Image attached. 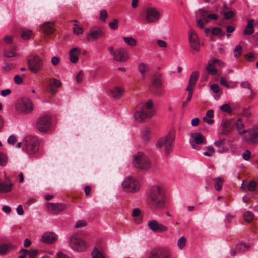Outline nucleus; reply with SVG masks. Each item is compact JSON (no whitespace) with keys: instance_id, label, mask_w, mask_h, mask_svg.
<instances>
[{"instance_id":"nucleus-1","label":"nucleus","mask_w":258,"mask_h":258,"mask_svg":"<svg viewBox=\"0 0 258 258\" xmlns=\"http://www.w3.org/2000/svg\"><path fill=\"white\" fill-rule=\"evenodd\" d=\"M147 202L155 210H161L165 206L166 195L164 188L159 185L150 187L147 194Z\"/></svg>"},{"instance_id":"nucleus-2","label":"nucleus","mask_w":258,"mask_h":258,"mask_svg":"<svg viewBox=\"0 0 258 258\" xmlns=\"http://www.w3.org/2000/svg\"><path fill=\"white\" fill-rule=\"evenodd\" d=\"M155 114V109L152 100H149L141 106H137L135 109L134 117L137 122H145Z\"/></svg>"},{"instance_id":"nucleus-3","label":"nucleus","mask_w":258,"mask_h":258,"mask_svg":"<svg viewBox=\"0 0 258 258\" xmlns=\"http://www.w3.org/2000/svg\"><path fill=\"white\" fill-rule=\"evenodd\" d=\"M175 139V131L170 130L166 135L158 140L156 146L158 149L163 150L166 156H168L173 149Z\"/></svg>"},{"instance_id":"nucleus-4","label":"nucleus","mask_w":258,"mask_h":258,"mask_svg":"<svg viewBox=\"0 0 258 258\" xmlns=\"http://www.w3.org/2000/svg\"><path fill=\"white\" fill-rule=\"evenodd\" d=\"M133 164L136 168L147 170L151 167V161L145 154L139 152L133 156Z\"/></svg>"},{"instance_id":"nucleus-5","label":"nucleus","mask_w":258,"mask_h":258,"mask_svg":"<svg viewBox=\"0 0 258 258\" xmlns=\"http://www.w3.org/2000/svg\"><path fill=\"white\" fill-rule=\"evenodd\" d=\"M161 76L162 74L160 73H156L151 78L150 90L152 94L156 96H161L164 93L161 89L162 86Z\"/></svg>"},{"instance_id":"nucleus-6","label":"nucleus","mask_w":258,"mask_h":258,"mask_svg":"<svg viewBox=\"0 0 258 258\" xmlns=\"http://www.w3.org/2000/svg\"><path fill=\"white\" fill-rule=\"evenodd\" d=\"M197 17L198 18L197 20L198 26L203 28L204 24L208 23L210 19L216 20L218 17L216 14H209L207 10L202 9L198 11Z\"/></svg>"},{"instance_id":"nucleus-7","label":"nucleus","mask_w":258,"mask_h":258,"mask_svg":"<svg viewBox=\"0 0 258 258\" xmlns=\"http://www.w3.org/2000/svg\"><path fill=\"white\" fill-rule=\"evenodd\" d=\"M69 245L73 250L78 252L86 250L89 246L85 241L79 238L76 234H72L71 236Z\"/></svg>"},{"instance_id":"nucleus-8","label":"nucleus","mask_w":258,"mask_h":258,"mask_svg":"<svg viewBox=\"0 0 258 258\" xmlns=\"http://www.w3.org/2000/svg\"><path fill=\"white\" fill-rule=\"evenodd\" d=\"M39 141L36 137L29 136L26 139L25 150L29 154L36 153L39 150Z\"/></svg>"},{"instance_id":"nucleus-9","label":"nucleus","mask_w":258,"mask_h":258,"mask_svg":"<svg viewBox=\"0 0 258 258\" xmlns=\"http://www.w3.org/2000/svg\"><path fill=\"white\" fill-rule=\"evenodd\" d=\"M15 108L20 113H28L32 111L33 106L30 100L23 98L17 101Z\"/></svg>"},{"instance_id":"nucleus-10","label":"nucleus","mask_w":258,"mask_h":258,"mask_svg":"<svg viewBox=\"0 0 258 258\" xmlns=\"http://www.w3.org/2000/svg\"><path fill=\"white\" fill-rule=\"evenodd\" d=\"M52 118L49 115H43L37 120L36 127L41 132H47L50 128Z\"/></svg>"},{"instance_id":"nucleus-11","label":"nucleus","mask_w":258,"mask_h":258,"mask_svg":"<svg viewBox=\"0 0 258 258\" xmlns=\"http://www.w3.org/2000/svg\"><path fill=\"white\" fill-rule=\"evenodd\" d=\"M28 69L34 73H37L42 70L43 60L37 55L32 56L27 60Z\"/></svg>"},{"instance_id":"nucleus-12","label":"nucleus","mask_w":258,"mask_h":258,"mask_svg":"<svg viewBox=\"0 0 258 258\" xmlns=\"http://www.w3.org/2000/svg\"><path fill=\"white\" fill-rule=\"evenodd\" d=\"M171 252L168 248H155L149 253L148 258H170Z\"/></svg>"},{"instance_id":"nucleus-13","label":"nucleus","mask_w":258,"mask_h":258,"mask_svg":"<svg viewBox=\"0 0 258 258\" xmlns=\"http://www.w3.org/2000/svg\"><path fill=\"white\" fill-rule=\"evenodd\" d=\"M191 138L193 139V141H190V143L192 148L196 150H199L200 149L199 144H207V141L205 137L201 133H193L191 135Z\"/></svg>"},{"instance_id":"nucleus-14","label":"nucleus","mask_w":258,"mask_h":258,"mask_svg":"<svg viewBox=\"0 0 258 258\" xmlns=\"http://www.w3.org/2000/svg\"><path fill=\"white\" fill-rule=\"evenodd\" d=\"M243 132L246 133L244 136V139L246 142L250 144L258 143V128L243 130Z\"/></svg>"},{"instance_id":"nucleus-15","label":"nucleus","mask_w":258,"mask_h":258,"mask_svg":"<svg viewBox=\"0 0 258 258\" xmlns=\"http://www.w3.org/2000/svg\"><path fill=\"white\" fill-rule=\"evenodd\" d=\"M160 17V12L155 8L150 7L146 10V21L148 23L157 22Z\"/></svg>"},{"instance_id":"nucleus-16","label":"nucleus","mask_w":258,"mask_h":258,"mask_svg":"<svg viewBox=\"0 0 258 258\" xmlns=\"http://www.w3.org/2000/svg\"><path fill=\"white\" fill-rule=\"evenodd\" d=\"M46 207L50 213L55 215L63 212L67 208L66 204L59 203H48Z\"/></svg>"},{"instance_id":"nucleus-17","label":"nucleus","mask_w":258,"mask_h":258,"mask_svg":"<svg viewBox=\"0 0 258 258\" xmlns=\"http://www.w3.org/2000/svg\"><path fill=\"white\" fill-rule=\"evenodd\" d=\"M188 36L190 47L196 51H199L200 49L199 39L197 33L193 29H190Z\"/></svg>"},{"instance_id":"nucleus-18","label":"nucleus","mask_w":258,"mask_h":258,"mask_svg":"<svg viewBox=\"0 0 258 258\" xmlns=\"http://www.w3.org/2000/svg\"><path fill=\"white\" fill-rule=\"evenodd\" d=\"M147 225L149 228L154 232H162L166 231L167 227L161 224H159L156 220H150L148 222Z\"/></svg>"},{"instance_id":"nucleus-19","label":"nucleus","mask_w":258,"mask_h":258,"mask_svg":"<svg viewBox=\"0 0 258 258\" xmlns=\"http://www.w3.org/2000/svg\"><path fill=\"white\" fill-rule=\"evenodd\" d=\"M105 35V31L101 29L92 31L86 35L87 40L92 42L102 38Z\"/></svg>"},{"instance_id":"nucleus-20","label":"nucleus","mask_w":258,"mask_h":258,"mask_svg":"<svg viewBox=\"0 0 258 258\" xmlns=\"http://www.w3.org/2000/svg\"><path fill=\"white\" fill-rule=\"evenodd\" d=\"M127 51L122 48H119L115 50L113 53V59L117 61L124 62L127 60Z\"/></svg>"},{"instance_id":"nucleus-21","label":"nucleus","mask_w":258,"mask_h":258,"mask_svg":"<svg viewBox=\"0 0 258 258\" xmlns=\"http://www.w3.org/2000/svg\"><path fill=\"white\" fill-rule=\"evenodd\" d=\"M234 123L232 120H223L221 126L222 127V134L224 135H228L231 133L234 127Z\"/></svg>"},{"instance_id":"nucleus-22","label":"nucleus","mask_w":258,"mask_h":258,"mask_svg":"<svg viewBox=\"0 0 258 258\" xmlns=\"http://www.w3.org/2000/svg\"><path fill=\"white\" fill-rule=\"evenodd\" d=\"M54 26V22H46L41 26V29L44 33L48 35L55 31Z\"/></svg>"},{"instance_id":"nucleus-23","label":"nucleus","mask_w":258,"mask_h":258,"mask_svg":"<svg viewBox=\"0 0 258 258\" xmlns=\"http://www.w3.org/2000/svg\"><path fill=\"white\" fill-rule=\"evenodd\" d=\"M217 64L220 67H222L224 64L221 62L219 59H215L212 61V63H209L206 68L207 72L210 74L214 75L217 73V69H216L215 65Z\"/></svg>"},{"instance_id":"nucleus-24","label":"nucleus","mask_w":258,"mask_h":258,"mask_svg":"<svg viewBox=\"0 0 258 258\" xmlns=\"http://www.w3.org/2000/svg\"><path fill=\"white\" fill-rule=\"evenodd\" d=\"M111 96L115 99H118L121 98L124 94V89L120 86L112 87L110 90Z\"/></svg>"},{"instance_id":"nucleus-25","label":"nucleus","mask_w":258,"mask_h":258,"mask_svg":"<svg viewBox=\"0 0 258 258\" xmlns=\"http://www.w3.org/2000/svg\"><path fill=\"white\" fill-rule=\"evenodd\" d=\"M141 188L140 181L135 178L130 177V194H135L139 191Z\"/></svg>"},{"instance_id":"nucleus-26","label":"nucleus","mask_w":258,"mask_h":258,"mask_svg":"<svg viewBox=\"0 0 258 258\" xmlns=\"http://www.w3.org/2000/svg\"><path fill=\"white\" fill-rule=\"evenodd\" d=\"M56 238L57 236L54 233L52 232H46L42 236L41 241L43 242L49 244L55 241Z\"/></svg>"},{"instance_id":"nucleus-27","label":"nucleus","mask_w":258,"mask_h":258,"mask_svg":"<svg viewBox=\"0 0 258 258\" xmlns=\"http://www.w3.org/2000/svg\"><path fill=\"white\" fill-rule=\"evenodd\" d=\"M81 54V51L78 48H74L69 52L70 60L73 63H76L78 61V56Z\"/></svg>"},{"instance_id":"nucleus-28","label":"nucleus","mask_w":258,"mask_h":258,"mask_svg":"<svg viewBox=\"0 0 258 258\" xmlns=\"http://www.w3.org/2000/svg\"><path fill=\"white\" fill-rule=\"evenodd\" d=\"M214 145L217 149V152L220 153H222L225 152L227 149V147L225 146V139L219 138V140L216 141L214 143Z\"/></svg>"},{"instance_id":"nucleus-29","label":"nucleus","mask_w":258,"mask_h":258,"mask_svg":"<svg viewBox=\"0 0 258 258\" xmlns=\"http://www.w3.org/2000/svg\"><path fill=\"white\" fill-rule=\"evenodd\" d=\"M199 73L198 71H195L191 74L187 88H189V89L193 88V86L196 84L199 78Z\"/></svg>"},{"instance_id":"nucleus-30","label":"nucleus","mask_w":258,"mask_h":258,"mask_svg":"<svg viewBox=\"0 0 258 258\" xmlns=\"http://www.w3.org/2000/svg\"><path fill=\"white\" fill-rule=\"evenodd\" d=\"M20 32L22 38L25 40L29 39L33 33L32 30H28L25 28H21Z\"/></svg>"},{"instance_id":"nucleus-31","label":"nucleus","mask_w":258,"mask_h":258,"mask_svg":"<svg viewBox=\"0 0 258 258\" xmlns=\"http://www.w3.org/2000/svg\"><path fill=\"white\" fill-rule=\"evenodd\" d=\"M138 69L141 74L143 78H145L146 74L150 71V67L144 63H141L139 64Z\"/></svg>"},{"instance_id":"nucleus-32","label":"nucleus","mask_w":258,"mask_h":258,"mask_svg":"<svg viewBox=\"0 0 258 258\" xmlns=\"http://www.w3.org/2000/svg\"><path fill=\"white\" fill-rule=\"evenodd\" d=\"M213 181L214 182V186L215 189L218 191H220L222 188L224 179L220 177H218L213 178Z\"/></svg>"},{"instance_id":"nucleus-33","label":"nucleus","mask_w":258,"mask_h":258,"mask_svg":"<svg viewBox=\"0 0 258 258\" xmlns=\"http://www.w3.org/2000/svg\"><path fill=\"white\" fill-rule=\"evenodd\" d=\"M253 20H250L248 21V24L244 30L245 35H251L254 33Z\"/></svg>"},{"instance_id":"nucleus-34","label":"nucleus","mask_w":258,"mask_h":258,"mask_svg":"<svg viewBox=\"0 0 258 258\" xmlns=\"http://www.w3.org/2000/svg\"><path fill=\"white\" fill-rule=\"evenodd\" d=\"M15 248V246L13 245L12 243L0 245V254H4L9 250L14 249Z\"/></svg>"},{"instance_id":"nucleus-35","label":"nucleus","mask_w":258,"mask_h":258,"mask_svg":"<svg viewBox=\"0 0 258 258\" xmlns=\"http://www.w3.org/2000/svg\"><path fill=\"white\" fill-rule=\"evenodd\" d=\"M141 210L139 208H135L132 211V216L135 218V222L139 224L142 221V218L140 217Z\"/></svg>"},{"instance_id":"nucleus-36","label":"nucleus","mask_w":258,"mask_h":258,"mask_svg":"<svg viewBox=\"0 0 258 258\" xmlns=\"http://www.w3.org/2000/svg\"><path fill=\"white\" fill-rule=\"evenodd\" d=\"M224 14V19L221 20V22H220L219 25L221 26H224V20L225 19H230L232 18L234 14L235 13L233 11H229L227 12H223Z\"/></svg>"},{"instance_id":"nucleus-37","label":"nucleus","mask_w":258,"mask_h":258,"mask_svg":"<svg viewBox=\"0 0 258 258\" xmlns=\"http://www.w3.org/2000/svg\"><path fill=\"white\" fill-rule=\"evenodd\" d=\"M151 131L148 127L145 128L142 132V138L145 142H148L151 138Z\"/></svg>"},{"instance_id":"nucleus-38","label":"nucleus","mask_w":258,"mask_h":258,"mask_svg":"<svg viewBox=\"0 0 258 258\" xmlns=\"http://www.w3.org/2000/svg\"><path fill=\"white\" fill-rule=\"evenodd\" d=\"M16 47L13 46L11 50H5L4 55L5 57L11 58L15 56Z\"/></svg>"},{"instance_id":"nucleus-39","label":"nucleus","mask_w":258,"mask_h":258,"mask_svg":"<svg viewBox=\"0 0 258 258\" xmlns=\"http://www.w3.org/2000/svg\"><path fill=\"white\" fill-rule=\"evenodd\" d=\"M92 258H105L102 252L99 251L97 248L95 247L91 253Z\"/></svg>"},{"instance_id":"nucleus-40","label":"nucleus","mask_w":258,"mask_h":258,"mask_svg":"<svg viewBox=\"0 0 258 258\" xmlns=\"http://www.w3.org/2000/svg\"><path fill=\"white\" fill-rule=\"evenodd\" d=\"M234 125L237 127L239 134H242L245 133V132H243L242 128H244V124L241 121L240 119H239L237 121H236V122L234 123Z\"/></svg>"},{"instance_id":"nucleus-41","label":"nucleus","mask_w":258,"mask_h":258,"mask_svg":"<svg viewBox=\"0 0 258 258\" xmlns=\"http://www.w3.org/2000/svg\"><path fill=\"white\" fill-rule=\"evenodd\" d=\"M257 187V184L254 181H250L247 185V189L250 192H254Z\"/></svg>"},{"instance_id":"nucleus-42","label":"nucleus","mask_w":258,"mask_h":258,"mask_svg":"<svg viewBox=\"0 0 258 258\" xmlns=\"http://www.w3.org/2000/svg\"><path fill=\"white\" fill-rule=\"evenodd\" d=\"M186 90L189 91L188 96L186 99V100L183 102L182 107L184 108L186 107L187 104L191 100L192 95H193V88H187Z\"/></svg>"},{"instance_id":"nucleus-43","label":"nucleus","mask_w":258,"mask_h":258,"mask_svg":"<svg viewBox=\"0 0 258 258\" xmlns=\"http://www.w3.org/2000/svg\"><path fill=\"white\" fill-rule=\"evenodd\" d=\"M236 248L238 252H244L250 248V246L246 244H238L236 245Z\"/></svg>"},{"instance_id":"nucleus-44","label":"nucleus","mask_w":258,"mask_h":258,"mask_svg":"<svg viewBox=\"0 0 258 258\" xmlns=\"http://www.w3.org/2000/svg\"><path fill=\"white\" fill-rule=\"evenodd\" d=\"M49 83L51 87H59L61 85L60 81L54 78L51 79L49 81Z\"/></svg>"},{"instance_id":"nucleus-45","label":"nucleus","mask_w":258,"mask_h":258,"mask_svg":"<svg viewBox=\"0 0 258 258\" xmlns=\"http://www.w3.org/2000/svg\"><path fill=\"white\" fill-rule=\"evenodd\" d=\"M243 217L244 220L249 223L253 220V215L251 212L247 211L244 213Z\"/></svg>"},{"instance_id":"nucleus-46","label":"nucleus","mask_w":258,"mask_h":258,"mask_svg":"<svg viewBox=\"0 0 258 258\" xmlns=\"http://www.w3.org/2000/svg\"><path fill=\"white\" fill-rule=\"evenodd\" d=\"M8 161L7 156L3 153L0 152V166H5Z\"/></svg>"},{"instance_id":"nucleus-47","label":"nucleus","mask_w":258,"mask_h":258,"mask_svg":"<svg viewBox=\"0 0 258 258\" xmlns=\"http://www.w3.org/2000/svg\"><path fill=\"white\" fill-rule=\"evenodd\" d=\"M122 187L123 190L128 192L129 191V178L126 177L124 179L122 183Z\"/></svg>"},{"instance_id":"nucleus-48","label":"nucleus","mask_w":258,"mask_h":258,"mask_svg":"<svg viewBox=\"0 0 258 258\" xmlns=\"http://www.w3.org/2000/svg\"><path fill=\"white\" fill-rule=\"evenodd\" d=\"M211 33L214 35H217L220 34L221 36H224L225 32H222L221 28L218 27H214L211 30Z\"/></svg>"},{"instance_id":"nucleus-49","label":"nucleus","mask_w":258,"mask_h":258,"mask_svg":"<svg viewBox=\"0 0 258 258\" xmlns=\"http://www.w3.org/2000/svg\"><path fill=\"white\" fill-rule=\"evenodd\" d=\"M220 109L227 113H231L232 112V108L228 104H224L223 105L221 106L220 107Z\"/></svg>"},{"instance_id":"nucleus-50","label":"nucleus","mask_w":258,"mask_h":258,"mask_svg":"<svg viewBox=\"0 0 258 258\" xmlns=\"http://www.w3.org/2000/svg\"><path fill=\"white\" fill-rule=\"evenodd\" d=\"M186 239L185 237H181L178 241L177 245L178 247L182 249L186 244Z\"/></svg>"},{"instance_id":"nucleus-51","label":"nucleus","mask_w":258,"mask_h":258,"mask_svg":"<svg viewBox=\"0 0 258 258\" xmlns=\"http://www.w3.org/2000/svg\"><path fill=\"white\" fill-rule=\"evenodd\" d=\"M206 149L207 151L204 153V155L206 156H211L215 152L214 149L211 146H208Z\"/></svg>"},{"instance_id":"nucleus-52","label":"nucleus","mask_w":258,"mask_h":258,"mask_svg":"<svg viewBox=\"0 0 258 258\" xmlns=\"http://www.w3.org/2000/svg\"><path fill=\"white\" fill-rule=\"evenodd\" d=\"M242 47L240 45L237 46L234 50V56L236 58H238L240 56L241 54Z\"/></svg>"},{"instance_id":"nucleus-53","label":"nucleus","mask_w":258,"mask_h":258,"mask_svg":"<svg viewBox=\"0 0 258 258\" xmlns=\"http://www.w3.org/2000/svg\"><path fill=\"white\" fill-rule=\"evenodd\" d=\"M87 225V222L85 220H79L76 222L75 228H79L85 227Z\"/></svg>"},{"instance_id":"nucleus-54","label":"nucleus","mask_w":258,"mask_h":258,"mask_svg":"<svg viewBox=\"0 0 258 258\" xmlns=\"http://www.w3.org/2000/svg\"><path fill=\"white\" fill-rule=\"evenodd\" d=\"M108 14L105 10H102L100 12V19L103 21H105V19L107 17Z\"/></svg>"},{"instance_id":"nucleus-55","label":"nucleus","mask_w":258,"mask_h":258,"mask_svg":"<svg viewBox=\"0 0 258 258\" xmlns=\"http://www.w3.org/2000/svg\"><path fill=\"white\" fill-rule=\"evenodd\" d=\"M118 21L117 19L113 20V22L109 24V27L113 30H116L118 28Z\"/></svg>"},{"instance_id":"nucleus-56","label":"nucleus","mask_w":258,"mask_h":258,"mask_svg":"<svg viewBox=\"0 0 258 258\" xmlns=\"http://www.w3.org/2000/svg\"><path fill=\"white\" fill-rule=\"evenodd\" d=\"M83 78V72L82 70L79 71L76 76V81L78 83H80L82 82Z\"/></svg>"},{"instance_id":"nucleus-57","label":"nucleus","mask_w":258,"mask_h":258,"mask_svg":"<svg viewBox=\"0 0 258 258\" xmlns=\"http://www.w3.org/2000/svg\"><path fill=\"white\" fill-rule=\"evenodd\" d=\"M73 32L76 35H80L83 33V30L82 28L79 26H76V27L73 28Z\"/></svg>"},{"instance_id":"nucleus-58","label":"nucleus","mask_w":258,"mask_h":258,"mask_svg":"<svg viewBox=\"0 0 258 258\" xmlns=\"http://www.w3.org/2000/svg\"><path fill=\"white\" fill-rule=\"evenodd\" d=\"M19 253L20 255L19 256L18 258H26V256L28 255V253H29V250L27 249H22Z\"/></svg>"},{"instance_id":"nucleus-59","label":"nucleus","mask_w":258,"mask_h":258,"mask_svg":"<svg viewBox=\"0 0 258 258\" xmlns=\"http://www.w3.org/2000/svg\"><path fill=\"white\" fill-rule=\"evenodd\" d=\"M244 57L248 61H252L255 58V55L252 53L246 54Z\"/></svg>"},{"instance_id":"nucleus-60","label":"nucleus","mask_w":258,"mask_h":258,"mask_svg":"<svg viewBox=\"0 0 258 258\" xmlns=\"http://www.w3.org/2000/svg\"><path fill=\"white\" fill-rule=\"evenodd\" d=\"M250 156H251V152H250V151H249L248 150H246L245 152H244L242 154L243 158L245 160H246V161L250 159Z\"/></svg>"},{"instance_id":"nucleus-61","label":"nucleus","mask_w":258,"mask_h":258,"mask_svg":"<svg viewBox=\"0 0 258 258\" xmlns=\"http://www.w3.org/2000/svg\"><path fill=\"white\" fill-rule=\"evenodd\" d=\"M220 82L221 85L225 86L227 88L230 87L229 85L227 83L226 78L224 77H222L220 78Z\"/></svg>"},{"instance_id":"nucleus-62","label":"nucleus","mask_w":258,"mask_h":258,"mask_svg":"<svg viewBox=\"0 0 258 258\" xmlns=\"http://www.w3.org/2000/svg\"><path fill=\"white\" fill-rule=\"evenodd\" d=\"M210 89L215 93H217L219 91V86L216 84H213L211 85Z\"/></svg>"},{"instance_id":"nucleus-63","label":"nucleus","mask_w":258,"mask_h":258,"mask_svg":"<svg viewBox=\"0 0 258 258\" xmlns=\"http://www.w3.org/2000/svg\"><path fill=\"white\" fill-rule=\"evenodd\" d=\"M38 253V251L37 250L34 249L31 250L30 251L29 250V253H28V255L29 258H35L37 255Z\"/></svg>"},{"instance_id":"nucleus-64","label":"nucleus","mask_w":258,"mask_h":258,"mask_svg":"<svg viewBox=\"0 0 258 258\" xmlns=\"http://www.w3.org/2000/svg\"><path fill=\"white\" fill-rule=\"evenodd\" d=\"M60 61V58L57 56H54L51 58V63L54 66L58 65Z\"/></svg>"}]
</instances>
